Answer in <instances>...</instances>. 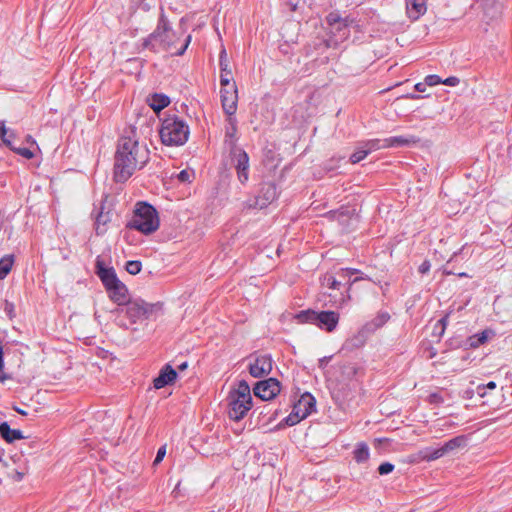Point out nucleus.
<instances>
[{"instance_id":"nucleus-1","label":"nucleus","mask_w":512,"mask_h":512,"mask_svg":"<svg viewBox=\"0 0 512 512\" xmlns=\"http://www.w3.org/2000/svg\"><path fill=\"white\" fill-rule=\"evenodd\" d=\"M149 159V151L145 146L130 136L119 139L114 162V178L116 182H125L136 169L142 168Z\"/></svg>"},{"instance_id":"nucleus-2","label":"nucleus","mask_w":512,"mask_h":512,"mask_svg":"<svg viewBox=\"0 0 512 512\" xmlns=\"http://www.w3.org/2000/svg\"><path fill=\"white\" fill-rule=\"evenodd\" d=\"M178 40L179 37L177 33L172 29L168 18L163 9H161L156 28L148 37L143 39L142 47L143 49H149L156 53L166 51L180 56L186 51L191 41V36H188L185 43L180 48L176 49Z\"/></svg>"},{"instance_id":"nucleus-3","label":"nucleus","mask_w":512,"mask_h":512,"mask_svg":"<svg viewBox=\"0 0 512 512\" xmlns=\"http://www.w3.org/2000/svg\"><path fill=\"white\" fill-rule=\"evenodd\" d=\"M95 273L101 280L109 299L118 306H124L130 301V294L126 285L119 280L113 267H106L100 257L96 259Z\"/></svg>"},{"instance_id":"nucleus-4","label":"nucleus","mask_w":512,"mask_h":512,"mask_svg":"<svg viewBox=\"0 0 512 512\" xmlns=\"http://www.w3.org/2000/svg\"><path fill=\"white\" fill-rule=\"evenodd\" d=\"M153 309L154 305L140 298L130 300L124 306L114 310L115 323L121 328L131 329L134 324L148 319Z\"/></svg>"},{"instance_id":"nucleus-5","label":"nucleus","mask_w":512,"mask_h":512,"mask_svg":"<svg viewBox=\"0 0 512 512\" xmlns=\"http://www.w3.org/2000/svg\"><path fill=\"white\" fill-rule=\"evenodd\" d=\"M228 416L231 420L240 421L252 408L250 387L245 380H241L227 397Z\"/></svg>"},{"instance_id":"nucleus-6","label":"nucleus","mask_w":512,"mask_h":512,"mask_svg":"<svg viewBox=\"0 0 512 512\" xmlns=\"http://www.w3.org/2000/svg\"><path fill=\"white\" fill-rule=\"evenodd\" d=\"M159 225L160 220L156 209L145 202L136 204L133 216L127 223L128 228L135 229L146 235L155 232Z\"/></svg>"},{"instance_id":"nucleus-7","label":"nucleus","mask_w":512,"mask_h":512,"mask_svg":"<svg viewBox=\"0 0 512 512\" xmlns=\"http://www.w3.org/2000/svg\"><path fill=\"white\" fill-rule=\"evenodd\" d=\"M159 133L164 145L180 146L187 142L190 131L185 121L169 116L163 120Z\"/></svg>"},{"instance_id":"nucleus-8","label":"nucleus","mask_w":512,"mask_h":512,"mask_svg":"<svg viewBox=\"0 0 512 512\" xmlns=\"http://www.w3.org/2000/svg\"><path fill=\"white\" fill-rule=\"evenodd\" d=\"M301 322L312 323L321 329L332 332L339 322V313L335 311L316 312L312 310L302 311L297 315Z\"/></svg>"},{"instance_id":"nucleus-9","label":"nucleus","mask_w":512,"mask_h":512,"mask_svg":"<svg viewBox=\"0 0 512 512\" xmlns=\"http://www.w3.org/2000/svg\"><path fill=\"white\" fill-rule=\"evenodd\" d=\"M228 74L229 73L224 74L220 80L221 104L227 115H235L238 102V90L235 82L233 81V77H230Z\"/></svg>"},{"instance_id":"nucleus-10","label":"nucleus","mask_w":512,"mask_h":512,"mask_svg":"<svg viewBox=\"0 0 512 512\" xmlns=\"http://www.w3.org/2000/svg\"><path fill=\"white\" fill-rule=\"evenodd\" d=\"M233 167L236 170L237 178L241 184H245L249 179V156L243 149H234L230 151Z\"/></svg>"},{"instance_id":"nucleus-11","label":"nucleus","mask_w":512,"mask_h":512,"mask_svg":"<svg viewBox=\"0 0 512 512\" xmlns=\"http://www.w3.org/2000/svg\"><path fill=\"white\" fill-rule=\"evenodd\" d=\"M255 396L262 400H271L279 394L281 387L280 382L275 378H269L258 382L254 387Z\"/></svg>"},{"instance_id":"nucleus-12","label":"nucleus","mask_w":512,"mask_h":512,"mask_svg":"<svg viewBox=\"0 0 512 512\" xmlns=\"http://www.w3.org/2000/svg\"><path fill=\"white\" fill-rule=\"evenodd\" d=\"M273 361L270 355H259L249 365V373L254 378H263L272 371Z\"/></svg>"},{"instance_id":"nucleus-13","label":"nucleus","mask_w":512,"mask_h":512,"mask_svg":"<svg viewBox=\"0 0 512 512\" xmlns=\"http://www.w3.org/2000/svg\"><path fill=\"white\" fill-rule=\"evenodd\" d=\"M277 198V188L274 183H264L259 195L256 197L255 205L260 209L267 207Z\"/></svg>"},{"instance_id":"nucleus-14","label":"nucleus","mask_w":512,"mask_h":512,"mask_svg":"<svg viewBox=\"0 0 512 512\" xmlns=\"http://www.w3.org/2000/svg\"><path fill=\"white\" fill-rule=\"evenodd\" d=\"M177 378V372L170 364L164 365L159 375L153 380L154 388L161 389L167 385H171Z\"/></svg>"},{"instance_id":"nucleus-15","label":"nucleus","mask_w":512,"mask_h":512,"mask_svg":"<svg viewBox=\"0 0 512 512\" xmlns=\"http://www.w3.org/2000/svg\"><path fill=\"white\" fill-rule=\"evenodd\" d=\"M390 319V315L387 312H379L375 318L365 323L359 331V336L367 337L374 333L377 329L381 328Z\"/></svg>"},{"instance_id":"nucleus-16","label":"nucleus","mask_w":512,"mask_h":512,"mask_svg":"<svg viewBox=\"0 0 512 512\" xmlns=\"http://www.w3.org/2000/svg\"><path fill=\"white\" fill-rule=\"evenodd\" d=\"M224 142L229 147L230 151L234 149H240L239 147L236 146L237 119L234 115H227Z\"/></svg>"},{"instance_id":"nucleus-17","label":"nucleus","mask_w":512,"mask_h":512,"mask_svg":"<svg viewBox=\"0 0 512 512\" xmlns=\"http://www.w3.org/2000/svg\"><path fill=\"white\" fill-rule=\"evenodd\" d=\"M420 139L414 135L392 136L385 138L387 148L410 147L416 145Z\"/></svg>"},{"instance_id":"nucleus-18","label":"nucleus","mask_w":512,"mask_h":512,"mask_svg":"<svg viewBox=\"0 0 512 512\" xmlns=\"http://www.w3.org/2000/svg\"><path fill=\"white\" fill-rule=\"evenodd\" d=\"M406 8L409 18L417 20L426 12L425 0H406Z\"/></svg>"},{"instance_id":"nucleus-19","label":"nucleus","mask_w":512,"mask_h":512,"mask_svg":"<svg viewBox=\"0 0 512 512\" xmlns=\"http://www.w3.org/2000/svg\"><path fill=\"white\" fill-rule=\"evenodd\" d=\"M147 103L155 112H160L170 104V99L165 94L154 93L148 96Z\"/></svg>"},{"instance_id":"nucleus-20","label":"nucleus","mask_w":512,"mask_h":512,"mask_svg":"<svg viewBox=\"0 0 512 512\" xmlns=\"http://www.w3.org/2000/svg\"><path fill=\"white\" fill-rule=\"evenodd\" d=\"M294 407L300 412H306L309 416L315 408V399L310 393L303 394Z\"/></svg>"},{"instance_id":"nucleus-21","label":"nucleus","mask_w":512,"mask_h":512,"mask_svg":"<svg viewBox=\"0 0 512 512\" xmlns=\"http://www.w3.org/2000/svg\"><path fill=\"white\" fill-rule=\"evenodd\" d=\"M0 436L8 443H12L15 440L23 438L21 431L11 429L7 422L0 424Z\"/></svg>"},{"instance_id":"nucleus-22","label":"nucleus","mask_w":512,"mask_h":512,"mask_svg":"<svg viewBox=\"0 0 512 512\" xmlns=\"http://www.w3.org/2000/svg\"><path fill=\"white\" fill-rule=\"evenodd\" d=\"M15 138L16 134L14 130L6 128L4 124L0 126V139L6 147H8L11 150L15 149Z\"/></svg>"},{"instance_id":"nucleus-23","label":"nucleus","mask_w":512,"mask_h":512,"mask_svg":"<svg viewBox=\"0 0 512 512\" xmlns=\"http://www.w3.org/2000/svg\"><path fill=\"white\" fill-rule=\"evenodd\" d=\"M361 145L368 152V154L381 149H387L385 139H370L361 142Z\"/></svg>"},{"instance_id":"nucleus-24","label":"nucleus","mask_w":512,"mask_h":512,"mask_svg":"<svg viewBox=\"0 0 512 512\" xmlns=\"http://www.w3.org/2000/svg\"><path fill=\"white\" fill-rule=\"evenodd\" d=\"M369 458V447L366 443H359L354 450V459L358 463L367 461Z\"/></svg>"},{"instance_id":"nucleus-25","label":"nucleus","mask_w":512,"mask_h":512,"mask_svg":"<svg viewBox=\"0 0 512 512\" xmlns=\"http://www.w3.org/2000/svg\"><path fill=\"white\" fill-rule=\"evenodd\" d=\"M326 22H327L329 28H332V29H334L335 25H340V26L342 25V27L348 26L347 19L342 18L340 16V14L336 11L330 12L327 15Z\"/></svg>"},{"instance_id":"nucleus-26","label":"nucleus","mask_w":512,"mask_h":512,"mask_svg":"<svg viewBox=\"0 0 512 512\" xmlns=\"http://www.w3.org/2000/svg\"><path fill=\"white\" fill-rule=\"evenodd\" d=\"M13 262L12 255H6L0 259V279H4L10 273Z\"/></svg>"},{"instance_id":"nucleus-27","label":"nucleus","mask_w":512,"mask_h":512,"mask_svg":"<svg viewBox=\"0 0 512 512\" xmlns=\"http://www.w3.org/2000/svg\"><path fill=\"white\" fill-rule=\"evenodd\" d=\"M445 444H446V448L448 449L449 453H451L459 448L466 446L467 437L464 435H460V436L450 439Z\"/></svg>"},{"instance_id":"nucleus-28","label":"nucleus","mask_w":512,"mask_h":512,"mask_svg":"<svg viewBox=\"0 0 512 512\" xmlns=\"http://www.w3.org/2000/svg\"><path fill=\"white\" fill-rule=\"evenodd\" d=\"M110 221V217L108 214H104L103 212H99L96 220H95V230L97 235L104 234L106 229L105 225Z\"/></svg>"},{"instance_id":"nucleus-29","label":"nucleus","mask_w":512,"mask_h":512,"mask_svg":"<svg viewBox=\"0 0 512 512\" xmlns=\"http://www.w3.org/2000/svg\"><path fill=\"white\" fill-rule=\"evenodd\" d=\"M305 418L306 412H300L295 407H293L292 413L286 417L285 422L288 426H294Z\"/></svg>"},{"instance_id":"nucleus-30","label":"nucleus","mask_w":512,"mask_h":512,"mask_svg":"<svg viewBox=\"0 0 512 512\" xmlns=\"http://www.w3.org/2000/svg\"><path fill=\"white\" fill-rule=\"evenodd\" d=\"M219 65H220V70H221L220 78L223 77V75L227 74V73H229L228 75H230V77H232V71H231V69H229V64L227 61V54H226L225 49H222V51L220 52Z\"/></svg>"},{"instance_id":"nucleus-31","label":"nucleus","mask_w":512,"mask_h":512,"mask_svg":"<svg viewBox=\"0 0 512 512\" xmlns=\"http://www.w3.org/2000/svg\"><path fill=\"white\" fill-rule=\"evenodd\" d=\"M322 286L327 287L328 289H339L342 285L341 281L337 280L334 276L330 274H325L322 278Z\"/></svg>"},{"instance_id":"nucleus-32","label":"nucleus","mask_w":512,"mask_h":512,"mask_svg":"<svg viewBox=\"0 0 512 512\" xmlns=\"http://www.w3.org/2000/svg\"><path fill=\"white\" fill-rule=\"evenodd\" d=\"M420 455L422 460L427 462L435 461L440 458L437 448H424L423 450L420 451Z\"/></svg>"},{"instance_id":"nucleus-33","label":"nucleus","mask_w":512,"mask_h":512,"mask_svg":"<svg viewBox=\"0 0 512 512\" xmlns=\"http://www.w3.org/2000/svg\"><path fill=\"white\" fill-rule=\"evenodd\" d=\"M368 155H369L368 152L364 149V147L361 145V143H359L355 152L350 156V162L352 164L359 163L360 161L365 159Z\"/></svg>"},{"instance_id":"nucleus-34","label":"nucleus","mask_w":512,"mask_h":512,"mask_svg":"<svg viewBox=\"0 0 512 512\" xmlns=\"http://www.w3.org/2000/svg\"><path fill=\"white\" fill-rule=\"evenodd\" d=\"M142 264L140 261L130 260L126 263V271L131 275H136L141 271Z\"/></svg>"},{"instance_id":"nucleus-35","label":"nucleus","mask_w":512,"mask_h":512,"mask_svg":"<svg viewBox=\"0 0 512 512\" xmlns=\"http://www.w3.org/2000/svg\"><path fill=\"white\" fill-rule=\"evenodd\" d=\"M497 385L494 381H490L487 384H481L476 387V392L480 397H484L486 395V389L494 390Z\"/></svg>"},{"instance_id":"nucleus-36","label":"nucleus","mask_w":512,"mask_h":512,"mask_svg":"<svg viewBox=\"0 0 512 512\" xmlns=\"http://www.w3.org/2000/svg\"><path fill=\"white\" fill-rule=\"evenodd\" d=\"M330 32L338 34L341 39H346L349 36L348 26L335 25L334 29L330 28Z\"/></svg>"},{"instance_id":"nucleus-37","label":"nucleus","mask_w":512,"mask_h":512,"mask_svg":"<svg viewBox=\"0 0 512 512\" xmlns=\"http://www.w3.org/2000/svg\"><path fill=\"white\" fill-rule=\"evenodd\" d=\"M4 361H3V346L2 341L0 340V382L5 383L6 380L10 379V376L3 371Z\"/></svg>"},{"instance_id":"nucleus-38","label":"nucleus","mask_w":512,"mask_h":512,"mask_svg":"<svg viewBox=\"0 0 512 512\" xmlns=\"http://www.w3.org/2000/svg\"><path fill=\"white\" fill-rule=\"evenodd\" d=\"M12 151H14L18 155L24 157L25 159H32L34 157V153L30 149L25 148V147H16L15 146V149H12Z\"/></svg>"},{"instance_id":"nucleus-39","label":"nucleus","mask_w":512,"mask_h":512,"mask_svg":"<svg viewBox=\"0 0 512 512\" xmlns=\"http://www.w3.org/2000/svg\"><path fill=\"white\" fill-rule=\"evenodd\" d=\"M360 273V270L358 269H355V268H341L339 269V271L337 272V275L341 278V279H346L347 276H351V275H354V274H359Z\"/></svg>"},{"instance_id":"nucleus-40","label":"nucleus","mask_w":512,"mask_h":512,"mask_svg":"<svg viewBox=\"0 0 512 512\" xmlns=\"http://www.w3.org/2000/svg\"><path fill=\"white\" fill-rule=\"evenodd\" d=\"M441 83L442 79L438 75L431 74L425 77V84H427L428 86H436Z\"/></svg>"},{"instance_id":"nucleus-41","label":"nucleus","mask_w":512,"mask_h":512,"mask_svg":"<svg viewBox=\"0 0 512 512\" xmlns=\"http://www.w3.org/2000/svg\"><path fill=\"white\" fill-rule=\"evenodd\" d=\"M394 470V465L389 462H384L378 467V473L380 475H387Z\"/></svg>"},{"instance_id":"nucleus-42","label":"nucleus","mask_w":512,"mask_h":512,"mask_svg":"<svg viewBox=\"0 0 512 512\" xmlns=\"http://www.w3.org/2000/svg\"><path fill=\"white\" fill-rule=\"evenodd\" d=\"M191 176H192V173L187 171V170H182L181 172H179V174L177 175V178L180 182H190L191 181Z\"/></svg>"},{"instance_id":"nucleus-43","label":"nucleus","mask_w":512,"mask_h":512,"mask_svg":"<svg viewBox=\"0 0 512 512\" xmlns=\"http://www.w3.org/2000/svg\"><path fill=\"white\" fill-rule=\"evenodd\" d=\"M447 322H448V316H445L436 322L435 329L440 330L439 334H443L445 327L447 325Z\"/></svg>"},{"instance_id":"nucleus-44","label":"nucleus","mask_w":512,"mask_h":512,"mask_svg":"<svg viewBox=\"0 0 512 512\" xmlns=\"http://www.w3.org/2000/svg\"><path fill=\"white\" fill-rule=\"evenodd\" d=\"M165 454H166V446L164 445L158 449L156 457L154 459V465H157L158 463H160L163 460Z\"/></svg>"},{"instance_id":"nucleus-45","label":"nucleus","mask_w":512,"mask_h":512,"mask_svg":"<svg viewBox=\"0 0 512 512\" xmlns=\"http://www.w3.org/2000/svg\"><path fill=\"white\" fill-rule=\"evenodd\" d=\"M460 80L455 77L451 76L446 78L445 80H442V84L448 85V86H457L459 84Z\"/></svg>"},{"instance_id":"nucleus-46","label":"nucleus","mask_w":512,"mask_h":512,"mask_svg":"<svg viewBox=\"0 0 512 512\" xmlns=\"http://www.w3.org/2000/svg\"><path fill=\"white\" fill-rule=\"evenodd\" d=\"M430 268H431V264H430V261L428 260H425L421 263V265L419 266V272L421 274H426L430 271Z\"/></svg>"},{"instance_id":"nucleus-47","label":"nucleus","mask_w":512,"mask_h":512,"mask_svg":"<svg viewBox=\"0 0 512 512\" xmlns=\"http://www.w3.org/2000/svg\"><path fill=\"white\" fill-rule=\"evenodd\" d=\"M346 279H347V282H348V287H347V290H346L347 295H346V297H345V296H343V297L341 298V302H345L346 300H349V299L351 298V297H350V293H349V292H350V289H351L350 283H351V281H352L353 279H351V276H347V277H346Z\"/></svg>"},{"instance_id":"nucleus-48","label":"nucleus","mask_w":512,"mask_h":512,"mask_svg":"<svg viewBox=\"0 0 512 512\" xmlns=\"http://www.w3.org/2000/svg\"><path fill=\"white\" fill-rule=\"evenodd\" d=\"M439 452L440 458L444 457L445 455L449 454L448 449L446 448V444L442 445L441 447L437 448Z\"/></svg>"},{"instance_id":"nucleus-49","label":"nucleus","mask_w":512,"mask_h":512,"mask_svg":"<svg viewBox=\"0 0 512 512\" xmlns=\"http://www.w3.org/2000/svg\"><path fill=\"white\" fill-rule=\"evenodd\" d=\"M24 477V474L22 472H19V471H15L12 475V479L14 481H21Z\"/></svg>"},{"instance_id":"nucleus-50","label":"nucleus","mask_w":512,"mask_h":512,"mask_svg":"<svg viewBox=\"0 0 512 512\" xmlns=\"http://www.w3.org/2000/svg\"><path fill=\"white\" fill-rule=\"evenodd\" d=\"M426 85L427 84H425V82L424 83H417V84H415L414 88L418 92H424L425 89H426Z\"/></svg>"},{"instance_id":"nucleus-51","label":"nucleus","mask_w":512,"mask_h":512,"mask_svg":"<svg viewBox=\"0 0 512 512\" xmlns=\"http://www.w3.org/2000/svg\"><path fill=\"white\" fill-rule=\"evenodd\" d=\"M365 279H369V278L367 276H358L351 281L350 286H352L354 283H356L360 280H365Z\"/></svg>"},{"instance_id":"nucleus-52","label":"nucleus","mask_w":512,"mask_h":512,"mask_svg":"<svg viewBox=\"0 0 512 512\" xmlns=\"http://www.w3.org/2000/svg\"><path fill=\"white\" fill-rule=\"evenodd\" d=\"M329 361V358L327 357H324L322 359L319 360V367L323 368Z\"/></svg>"},{"instance_id":"nucleus-53","label":"nucleus","mask_w":512,"mask_h":512,"mask_svg":"<svg viewBox=\"0 0 512 512\" xmlns=\"http://www.w3.org/2000/svg\"><path fill=\"white\" fill-rule=\"evenodd\" d=\"M5 310L10 314L13 310V304L6 302Z\"/></svg>"},{"instance_id":"nucleus-54","label":"nucleus","mask_w":512,"mask_h":512,"mask_svg":"<svg viewBox=\"0 0 512 512\" xmlns=\"http://www.w3.org/2000/svg\"><path fill=\"white\" fill-rule=\"evenodd\" d=\"M187 366H188L187 362H184L178 366V369L182 371V370H185L187 368Z\"/></svg>"},{"instance_id":"nucleus-55","label":"nucleus","mask_w":512,"mask_h":512,"mask_svg":"<svg viewBox=\"0 0 512 512\" xmlns=\"http://www.w3.org/2000/svg\"><path fill=\"white\" fill-rule=\"evenodd\" d=\"M15 411H16L17 413L21 414V415H26V414H27L24 410L19 409V408H16V409H15Z\"/></svg>"},{"instance_id":"nucleus-56","label":"nucleus","mask_w":512,"mask_h":512,"mask_svg":"<svg viewBox=\"0 0 512 512\" xmlns=\"http://www.w3.org/2000/svg\"><path fill=\"white\" fill-rule=\"evenodd\" d=\"M409 98H411V99H419L420 96L413 94V95H410Z\"/></svg>"},{"instance_id":"nucleus-57","label":"nucleus","mask_w":512,"mask_h":512,"mask_svg":"<svg viewBox=\"0 0 512 512\" xmlns=\"http://www.w3.org/2000/svg\"><path fill=\"white\" fill-rule=\"evenodd\" d=\"M431 397H433V398H434V400H437V397H438V396H437L436 394H433V395H431Z\"/></svg>"},{"instance_id":"nucleus-58","label":"nucleus","mask_w":512,"mask_h":512,"mask_svg":"<svg viewBox=\"0 0 512 512\" xmlns=\"http://www.w3.org/2000/svg\"><path fill=\"white\" fill-rule=\"evenodd\" d=\"M431 397H433V398H434V400H437V397H438V396H437L436 394H433V395H431Z\"/></svg>"},{"instance_id":"nucleus-59","label":"nucleus","mask_w":512,"mask_h":512,"mask_svg":"<svg viewBox=\"0 0 512 512\" xmlns=\"http://www.w3.org/2000/svg\"><path fill=\"white\" fill-rule=\"evenodd\" d=\"M485 339H486V337L483 335L482 338L480 339V341L483 342Z\"/></svg>"},{"instance_id":"nucleus-60","label":"nucleus","mask_w":512,"mask_h":512,"mask_svg":"<svg viewBox=\"0 0 512 512\" xmlns=\"http://www.w3.org/2000/svg\"><path fill=\"white\" fill-rule=\"evenodd\" d=\"M511 227H512V223H511Z\"/></svg>"}]
</instances>
